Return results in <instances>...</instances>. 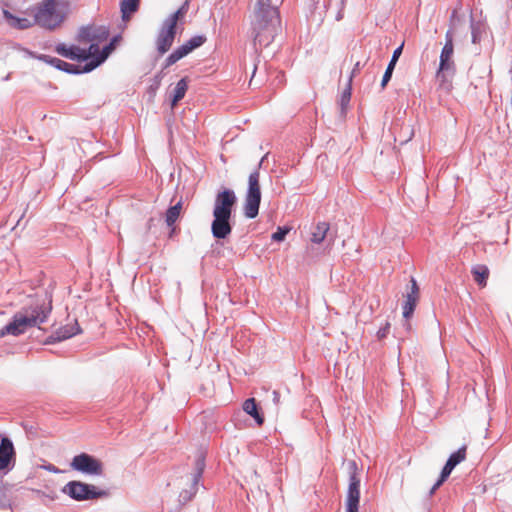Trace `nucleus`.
<instances>
[{
  "label": "nucleus",
  "mask_w": 512,
  "mask_h": 512,
  "mask_svg": "<svg viewBox=\"0 0 512 512\" xmlns=\"http://www.w3.org/2000/svg\"><path fill=\"white\" fill-rule=\"evenodd\" d=\"M251 29L254 45L267 47L281 31V17L271 0H257L254 5Z\"/></svg>",
  "instance_id": "f257e3e1"
},
{
  "label": "nucleus",
  "mask_w": 512,
  "mask_h": 512,
  "mask_svg": "<svg viewBox=\"0 0 512 512\" xmlns=\"http://www.w3.org/2000/svg\"><path fill=\"white\" fill-rule=\"evenodd\" d=\"M236 204L237 196L234 190L224 188L216 194L211 223V233L215 239H226L232 233L231 219Z\"/></svg>",
  "instance_id": "f03ea898"
},
{
  "label": "nucleus",
  "mask_w": 512,
  "mask_h": 512,
  "mask_svg": "<svg viewBox=\"0 0 512 512\" xmlns=\"http://www.w3.org/2000/svg\"><path fill=\"white\" fill-rule=\"evenodd\" d=\"M68 2L59 0H42L30 8L34 22L39 27L54 31L64 22L67 15Z\"/></svg>",
  "instance_id": "7ed1b4c3"
},
{
  "label": "nucleus",
  "mask_w": 512,
  "mask_h": 512,
  "mask_svg": "<svg viewBox=\"0 0 512 512\" xmlns=\"http://www.w3.org/2000/svg\"><path fill=\"white\" fill-rule=\"evenodd\" d=\"M263 159L258 164V168L250 173L248 178V188L244 201V215L249 219H254L258 216L259 207L261 203V190H260V172Z\"/></svg>",
  "instance_id": "20e7f679"
},
{
  "label": "nucleus",
  "mask_w": 512,
  "mask_h": 512,
  "mask_svg": "<svg viewBox=\"0 0 512 512\" xmlns=\"http://www.w3.org/2000/svg\"><path fill=\"white\" fill-rule=\"evenodd\" d=\"M62 491L76 501L98 499L108 495L106 491L97 490L94 485L81 481L68 482Z\"/></svg>",
  "instance_id": "39448f33"
},
{
  "label": "nucleus",
  "mask_w": 512,
  "mask_h": 512,
  "mask_svg": "<svg viewBox=\"0 0 512 512\" xmlns=\"http://www.w3.org/2000/svg\"><path fill=\"white\" fill-rule=\"evenodd\" d=\"M28 317L37 318V325L45 323L52 312V296L48 293L44 297L36 296L30 303L20 309Z\"/></svg>",
  "instance_id": "423d86ee"
},
{
  "label": "nucleus",
  "mask_w": 512,
  "mask_h": 512,
  "mask_svg": "<svg viewBox=\"0 0 512 512\" xmlns=\"http://www.w3.org/2000/svg\"><path fill=\"white\" fill-rule=\"evenodd\" d=\"M349 485L346 496V512H359L360 502V477L358 467L354 460L349 461Z\"/></svg>",
  "instance_id": "0eeeda50"
},
{
  "label": "nucleus",
  "mask_w": 512,
  "mask_h": 512,
  "mask_svg": "<svg viewBox=\"0 0 512 512\" xmlns=\"http://www.w3.org/2000/svg\"><path fill=\"white\" fill-rule=\"evenodd\" d=\"M32 327H38L37 318L28 317V315L19 310L13 315L10 322L0 329V338L6 335L20 336Z\"/></svg>",
  "instance_id": "6e6552de"
},
{
  "label": "nucleus",
  "mask_w": 512,
  "mask_h": 512,
  "mask_svg": "<svg viewBox=\"0 0 512 512\" xmlns=\"http://www.w3.org/2000/svg\"><path fill=\"white\" fill-rule=\"evenodd\" d=\"M70 466L73 470L91 476L103 474V463L88 453H80L72 458Z\"/></svg>",
  "instance_id": "1a4fd4ad"
},
{
  "label": "nucleus",
  "mask_w": 512,
  "mask_h": 512,
  "mask_svg": "<svg viewBox=\"0 0 512 512\" xmlns=\"http://www.w3.org/2000/svg\"><path fill=\"white\" fill-rule=\"evenodd\" d=\"M205 456L203 452H198L196 459H195V465H194V471L192 473L191 477V485L189 489H184L179 494V502L180 504L184 505L187 502L191 501L194 495L196 494L198 490V483L201 479L204 469H205Z\"/></svg>",
  "instance_id": "9d476101"
},
{
  "label": "nucleus",
  "mask_w": 512,
  "mask_h": 512,
  "mask_svg": "<svg viewBox=\"0 0 512 512\" xmlns=\"http://www.w3.org/2000/svg\"><path fill=\"white\" fill-rule=\"evenodd\" d=\"M177 26L167 18L162 22L156 37V49L160 55L168 52L173 45L177 34Z\"/></svg>",
  "instance_id": "9b49d317"
},
{
  "label": "nucleus",
  "mask_w": 512,
  "mask_h": 512,
  "mask_svg": "<svg viewBox=\"0 0 512 512\" xmlns=\"http://www.w3.org/2000/svg\"><path fill=\"white\" fill-rule=\"evenodd\" d=\"M453 53L454 47L443 46L437 71V78L442 82L445 81L447 73L453 74L455 71V64L452 60Z\"/></svg>",
  "instance_id": "f8f14e48"
},
{
  "label": "nucleus",
  "mask_w": 512,
  "mask_h": 512,
  "mask_svg": "<svg viewBox=\"0 0 512 512\" xmlns=\"http://www.w3.org/2000/svg\"><path fill=\"white\" fill-rule=\"evenodd\" d=\"M15 461V449L13 442L8 437H3L0 442V471L9 469Z\"/></svg>",
  "instance_id": "ddd939ff"
},
{
  "label": "nucleus",
  "mask_w": 512,
  "mask_h": 512,
  "mask_svg": "<svg viewBox=\"0 0 512 512\" xmlns=\"http://www.w3.org/2000/svg\"><path fill=\"white\" fill-rule=\"evenodd\" d=\"M117 37H114L110 43L105 45L99 52L95 53L93 59H91L88 63H86V71H93L98 66H100L105 60L108 58L110 53L114 49V43L116 42Z\"/></svg>",
  "instance_id": "4468645a"
},
{
  "label": "nucleus",
  "mask_w": 512,
  "mask_h": 512,
  "mask_svg": "<svg viewBox=\"0 0 512 512\" xmlns=\"http://www.w3.org/2000/svg\"><path fill=\"white\" fill-rule=\"evenodd\" d=\"M466 446L463 445L457 451L453 452L447 459L444 467L442 468L441 474L443 478H448L453 469L460 464L466 458Z\"/></svg>",
  "instance_id": "2eb2a0df"
},
{
  "label": "nucleus",
  "mask_w": 512,
  "mask_h": 512,
  "mask_svg": "<svg viewBox=\"0 0 512 512\" xmlns=\"http://www.w3.org/2000/svg\"><path fill=\"white\" fill-rule=\"evenodd\" d=\"M3 16L9 26L15 29L24 30L36 25V22H34V17L32 19L26 17H17L6 9H3Z\"/></svg>",
  "instance_id": "dca6fc26"
},
{
  "label": "nucleus",
  "mask_w": 512,
  "mask_h": 512,
  "mask_svg": "<svg viewBox=\"0 0 512 512\" xmlns=\"http://www.w3.org/2000/svg\"><path fill=\"white\" fill-rule=\"evenodd\" d=\"M402 50H403V44H401L399 47H397L393 51L392 57L390 59V62L388 63V66H387V68H386V70L384 72V75L382 77V81H381V87L382 88H385L386 85L388 84V82L391 80V77H392L393 71L395 69L396 63H397L399 57L402 54Z\"/></svg>",
  "instance_id": "f3484780"
},
{
  "label": "nucleus",
  "mask_w": 512,
  "mask_h": 512,
  "mask_svg": "<svg viewBox=\"0 0 512 512\" xmlns=\"http://www.w3.org/2000/svg\"><path fill=\"white\" fill-rule=\"evenodd\" d=\"M418 299L419 297H416V296H413V295H409V294H406L405 296V301L403 303V317L405 319V324L404 326L406 327L407 330L410 329V324H409V319L412 317L413 313H414V310H415V307L417 305V302H418Z\"/></svg>",
  "instance_id": "a211bd4d"
},
{
  "label": "nucleus",
  "mask_w": 512,
  "mask_h": 512,
  "mask_svg": "<svg viewBox=\"0 0 512 512\" xmlns=\"http://www.w3.org/2000/svg\"><path fill=\"white\" fill-rule=\"evenodd\" d=\"M243 410L250 415L258 425L264 422L263 415L259 412L258 404L254 398H248L243 403Z\"/></svg>",
  "instance_id": "6ab92c4d"
},
{
  "label": "nucleus",
  "mask_w": 512,
  "mask_h": 512,
  "mask_svg": "<svg viewBox=\"0 0 512 512\" xmlns=\"http://www.w3.org/2000/svg\"><path fill=\"white\" fill-rule=\"evenodd\" d=\"M55 68L58 69V70L64 71V72H66L68 74H74V75H78V74H82V73H89L90 72V71L84 70V69H86V63L84 65L72 64V63H68L66 61H63V60H61L59 58L56 61Z\"/></svg>",
  "instance_id": "aec40b11"
},
{
  "label": "nucleus",
  "mask_w": 512,
  "mask_h": 512,
  "mask_svg": "<svg viewBox=\"0 0 512 512\" xmlns=\"http://www.w3.org/2000/svg\"><path fill=\"white\" fill-rule=\"evenodd\" d=\"M187 89H188V80L186 77H184L177 82V84L174 88L173 95L171 98V108L172 109L175 108L177 106V104L179 103V101H181L185 97Z\"/></svg>",
  "instance_id": "412c9836"
},
{
  "label": "nucleus",
  "mask_w": 512,
  "mask_h": 512,
  "mask_svg": "<svg viewBox=\"0 0 512 512\" xmlns=\"http://www.w3.org/2000/svg\"><path fill=\"white\" fill-rule=\"evenodd\" d=\"M189 53L191 52L188 49V46H186L185 44L180 45L165 59L162 70L167 69L171 65L175 64L176 62L187 56Z\"/></svg>",
  "instance_id": "4be33fe9"
},
{
  "label": "nucleus",
  "mask_w": 512,
  "mask_h": 512,
  "mask_svg": "<svg viewBox=\"0 0 512 512\" xmlns=\"http://www.w3.org/2000/svg\"><path fill=\"white\" fill-rule=\"evenodd\" d=\"M140 0H121L120 9L122 20L128 21L139 9Z\"/></svg>",
  "instance_id": "5701e85b"
},
{
  "label": "nucleus",
  "mask_w": 512,
  "mask_h": 512,
  "mask_svg": "<svg viewBox=\"0 0 512 512\" xmlns=\"http://www.w3.org/2000/svg\"><path fill=\"white\" fill-rule=\"evenodd\" d=\"M330 226L327 222H319L311 232V242L314 244L322 243L327 237Z\"/></svg>",
  "instance_id": "b1692460"
},
{
  "label": "nucleus",
  "mask_w": 512,
  "mask_h": 512,
  "mask_svg": "<svg viewBox=\"0 0 512 512\" xmlns=\"http://www.w3.org/2000/svg\"><path fill=\"white\" fill-rule=\"evenodd\" d=\"M471 273L474 281L481 287L486 286L489 277V269L486 265L478 264L472 267Z\"/></svg>",
  "instance_id": "393cba45"
},
{
  "label": "nucleus",
  "mask_w": 512,
  "mask_h": 512,
  "mask_svg": "<svg viewBox=\"0 0 512 512\" xmlns=\"http://www.w3.org/2000/svg\"><path fill=\"white\" fill-rule=\"evenodd\" d=\"M76 55L78 56L75 58V60L79 62H85L88 63V60L93 59L96 52H99V46L96 43H92L88 49H83L77 46L76 48Z\"/></svg>",
  "instance_id": "a878e982"
},
{
  "label": "nucleus",
  "mask_w": 512,
  "mask_h": 512,
  "mask_svg": "<svg viewBox=\"0 0 512 512\" xmlns=\"http://www.w3.org/2000/svg\"><path fill=\"white\" fill-rule=\"evenodd\" d=\"M57 332L63 341L79 334L81 332V328L77 320H75L73 324H67L63 327H60Z\"/></svg>",
  "instance_id": "bb28decb"
},
{
  "label": "nucleus",
  "mask_w": 512,
  "mask_h": 512,
  "mask_svg": "<svg viewBox=\"0 0 512 512\" xmlns=\"http://www.w3.org/2000/svg\"><path fill=\"white\" fill-rule=\"evenodd\" d=\"M181 210H182V202L181 201H179L175 205L168 208V210L166 211V214H165V222H166L167 226L171 227L175 224V222L177 221V219L180 216Z\"/></svg>",
  "instance_id": "cd10ccee"
},
{
  "label": "nucleus",
  "mask_w": 512,
  "mask_h": 512,
  "mask_svg": "<svg viewBox=\"0 0 512 512\" xmlns=\"http://www.w3.org/2000/svg\"><path fill=\"white\" fill-rule=\"evenodd\" d=\"M76 48H77V46H75V45L67 47L66 44L59 43L56 45L55 51H56V53H58L59 55L65 57L67 59L75 60V58L78 57L76 55V53H77Z\"/></svg>",
  "instance_id": "c85d7f7f"
},
{
  "label": "nucleus",
  "mask_w": 512,
  "mask_h": 512,
  "mask_svg": "<svg viewBox=\"0 0 512 512\" xmlns=\"http://www.w3.org/2000/svg\"><path fill=\"white\" fill-rule=\"evenodd\" d=\"M351 100V84L347 86V88L344 89V91L341 94L340 100H339V106H340V117L344 118L347 113V108L349 106Z\"/></svg>",
  "instance_id": "c756f323"
},
{
  "label": "nucleus",
  "mask_w": 512,
  "mask_h": 512,
  "mask_svg": "<svg viewBox=\"0 0 512 512\" xmlns=\"http://www.w3.org/2000/svg\"><path fill=\"white\" fill-rule=\"evenodd\" d=\"M189 10V0L183 2V4L171 15L167 17L170 21L178 25V22L184 19Z\"/></svg>",
  "instance_id": "7c9ffc66"
},
{
  "label": "nucleus",
  "mask_w": 512,
  "mask_h": 512,
  "mask_svg": "<svg viewBox=\"0 0 512 512\" xmlns=\"http://www.w3.org/2000/svg\"><path fill=\"white\" fill-rule=\"evenodd\" d=\"M93 41L102 42L109 37L110 31L106 26L93 27Z\"/></svg>",
  "instance_id": "2f4dec72"
},
{
  "label": "nucleus",
  "mask_w": 512,
  "mask_h": 512,
  "mask_svg": "<svg viewBox=\"0 0 512 512\" xmlns=\"http://www.w3.org/2000/svg\"><path fill=\"white\" fill-rule=\"evenodd\" d=\"M93 27L92 26H82L77 35V40L79 42H91L93 41Z\"/></svg>",
  "instance_id": "473e14b6"
},
{
  "label": "nucleus",
  "mask_w": 512,
  "mask_h": 512,
  "mask_svg": "<svg viewBox=\"0 0 512 512\" xmlns=\"http://www.w3.org/2000/svg\"><path fill=\"white\" fill-rule=\"evenodd\" d=\"M207 38L204 35H195L187 40L184 44L188 46L190 52L199 48L206 42Z\"/></svg>",
  "instance_id": "72a5a7b5"
},
{
  "label": "nucleus",
  "mask_w": 512,
  "mask_h": 512,
  "mask_svg": "<svg viewBox=\"0 0 512 512\" xmlns=\"http://www.w3.org/2000/svg\"><path fill=\"white\" fill-rule=\"evenodd\" d=\"M470 28H471L472 43H474V44L480 43L483 25L481 23H476L473 20H471Z\"/></svg>",
  "instance_id": "f704fd0d"
},
{
  "label": "nucleus",
  "mask_w": 512,
  "mask_h": 512,
  "mask_svg": "<svg viewBox=\"0 0 512 512\" xmlns=\"http://www.w3.org/2000/svg\"><path fill=\"white\" fill-rule=\"evenodd\" d=\"M290 232V228L287 226H279L277 231L272 234V240L281 242L285 239L287 234Z\"/></svg>",
  "instance_id": "c9c22d12"
},
{
  "label": "nucleus",
  "mask_w": 512,
  "mask_h": 512,
  "mask_svg": "<svg viewBox=\"0 0 512 512\" xmlns=\"http://www.w3.org/2000/svg\"><path fill=\"white\" fill-rule=\"evenodd\" d=\"M30 55L42 62H45L53 67L56 66V61L58 60V58L56 57H52L50 55H46V54H39V55H35L34 53H30Z\"/></svg>",
  "instance_id": "e433bc0d"
},
{
  "label": "nucleus",
  "mask_w": 512,
  "mask_h": 512,
  "mask_svg": "<svg viewBox=\"0 0 512 512\" xmlns=\"http://www.w3.org/2000/svg\"><path fill=\"white\" fill-rule=\"evenodd\" d=\"M389 330L390 323L386 322L385 325L383 327H380L379 330L377 331V338L380 340L385 338L388 335Z\"/></svg>",
  "instance_id": "4c0bfd02"
},
{
  "label": "nucleus",
  "mask_w": 512,
  "mask_h": 512,
  "mask_svg": "<svg viewBox=\"0 0 512 512\" xmlns=\"http://www.w3.org/2000/svg\"><path fill=\"white\" fill-rule=\"evenodd\" d=\"M447 480V478H443V474L440 473V476L436 483L431 487L429 491V496H432L438 488L441 487V485Z\"/></svg>",
  "instance_id": "58836bf2"
},
{
  "label": "nucleus",
  "mask_w": 512,
  "mask_h": 512,
  "mask_svg": "<svg viewBox=\"0 0 512 512\" xmlns=\"http://www.w3.org/2000/svg\"><path fill=\"white\" fill-rule=\"evenodd\" d=\"M410 282H411V289L407 294L419 297V287H418L416 280L412 277Z\"/></svg>",
  "instance_id": "ea45409f"
},
{
  "label": "nucleus",
  "mask_w": 512,
  "mask_h": 512,
  "mask_svg": "<svg viewBox=\"0 0 512 512\" xmlns=\"http://www.w3.org/2000/svg\"><path fill=\"white\" fill-rule=\"evenodd\" d=\"M62 341L61 337L59 336L57 330L51 334L47 339L45 340V344H54L56 342Z\"/></svg>",
  "instance_id": "a19ab883"
},
{
  "label": "nucleus",
  "mask_w": 512,
  "mask_h": 512,
  "mask_svg": "<svg viewBox=\"0 0 512 512\" xmlns=\"http://www.w3.org/2000/svg\"><path fill=\"white\" fill-rule=\"evenodd\" d=\"M444 46L454 47L453 45V32L449 29L445 34V44Z\"/></svg>",
  "instance_id": "79ce46f5"
},
{
  "label": "nucleus",
  "mask_w": 512,
  "mask_h": 512,
  "mask_svg": "<svg viewBox=\"0 0 512 512\" xmlns=\"http://www.w3.org/2000/svg\"><path fill=\"white\" fill-rule=\"evenodd\" d=\"M43 468L51 473H60L61 470L59 468H57L55 465L53 464H47V465H44Z\"/></svg>",
  "instance_id": "37998d69"
},
{
  "label": "nucleus",
  "mask_w": 512,
  "mask_h": 512,
  "mask_svg": "<svg viewBox=\"0 0 512 512\" xmlns=\"http://www.w3.org/2000/svg\"><path fill=\"white\" fill-rule=\"evenodd\" d=\"M272 396H273V399H272L273 403L275 405H279L280 404V393L278 391L274 390L272 392Z\"/></svg>",
  "instance_id": "c03bdc74"
},
{
  "label": "nucleus",
  "mask_w": 512,
  "mask_h": 512,
  "mask_svg": "<svg viewBox=\"0 0 512 512\" xmlns=\"http://www.w3.org/2000/svg\"><path fill=\"white\" fill-rule=\"evenodd\" d=\"M162 78H163L162 71H161L160 73H158V74H156V75H155V77H154V83H155V87H156V88L160 85Z\"/></svg>",
  "instance_id": "a18cd8bd"
},
{
  "label": "nucleus",
  "mask_w": 512,
  "mask_h": 512,
  "mask_svg": "<svg viewBox=\"0 0 512 512\" xmlns=\"http://www.w3.org/2000/svg\"><path fill=\"white\" fill-rule=\"evenodd\" d=\"M359 69H360V64H359V62H357V63L355 64V67H354V68H353V70H352V74H351L350 79H352V77L355 75V73H356V72H358V71H359ZM350 82H351V80H349V83H350Z\"/></svg>",
  "instance_id": "49530a36"
},
{
  "label": "nucleus",
  "mask_w": 512,
  "mask_h": 512,
  "mask_svg": "<svg viewBox=\"0 0 512 512\" xmlns=\"http://www.w3.org/2000/svg\"><path fill=\"white\" fill-rule=\"evenodd\" d=\"M456 14H457V11H456V10H454V11L452 12V15H451V23H453V21H454V19H455V17H456Z\"/></svg>",
  "instance_id": "de8ad7c7"
},
{
  "label": "nucleus",
  "mask_w": 512,
  "mask_h": 512,
  "mask_svg": "<svg viewBox=\"0 0 512 512\" xmlns=\"http://www.w3.org/2000/svg\"><path fill=\"white\" fill-rule=\"evenodd\" d=\"M10 79V74H8L7 76L4 77V81H7Z\"/></svg>",
  "instance_id": "09e8293b"
},
{
  "label": "nucleus",
  "mask_w": 512,
  "mask_h": 512,
  "mask_svg": "<svg viewBox=\"0 0 512 512\" xmlns=\"http://www.w3.org/2000/svg\"><path fill=\"white\" fill-rule=\"evenodd\" d=\"M256 73V66H254L253 75Z\"/></svg>",
  "instance_id": "8fccbe9b"
}]
</instances>
